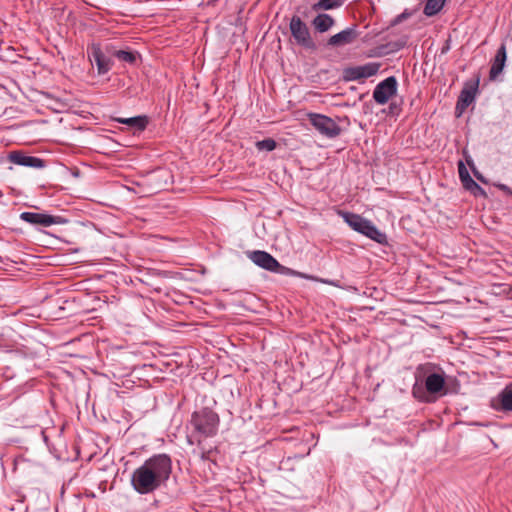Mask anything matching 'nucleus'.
I'll use <instances>...</instances> for the list:
<instances>
[{
    "label": "nucleus",
    "instance_id": "f257e3e1",
    "mask_svg": "<svg viewBox=\"0 0 512 512\" xmlns=\"http://www.w3.org/2000/svg\"><path fill=\"white\" fill-rule=\"evenodd\" d=\"M172 474V459L168 454H154L131 474V486L141 495L151 494L165 486Z\"/></svg>",
    "mask_w": 512,
    "mask_h": 512
},
{
    "label": "nucleus",
    "instance_id": "f03ea898",
    "mask_svg": "<svg viewBox=\"0 0 512 512\" xmlns=\"http://www.w3.org/2000/svg\"><path fill=\"white\" fill-rule=\"evenodd\" d=\"M189 424L193 428V432L199 436L197 444L200 445L201 438H211L217 435L220 417L211 408L203 407L192 413Z\"/></svg>",
    "mask_w": 512,
    "mask_h": 512
},
{
    "label": "nucleus",
    "instance_id": "7ed1b4c3",
    "mask_svg": "<svg viewBox=\"0 0 512 512\" xmlns=\"http://www.w3.org/2000/svg\"><path fill=\"white\" fill-rule=\"evenodd\" d=\"M445 389V379L441 374L432 373L425 379L424 386L415 383L412 387V395L414 398L421 402H430L428 394H440Z\"/></svg>",
    "mask_w": 512,
    "mask_h": 512
},
{
    "label": "nucleus",
    "instance_id": "20e7f679",
    "mask_svg": "<svg viewBox=\"0 0 512 512\" xmlns=\"http://www.w3.org/2000/svg\"><path fill=\"white\" fill-rule=\"evenodd\" d=\"M250 260L255 263L257 266L275 273L280 274H296L295 271L291 270L290 268H287L283 265H281L276 258H274L271 254H269L266 251L256 250L249 254ZM297 275L302 276L300 273H297Z\"/></svg>",
    "mask_w": 512,
    "mask_h": 512
},
{
    "label": "nucleus",
    "instance_id": "39448f33",
    "mask_svg": "<svg viewBox=\"0 0 512 512\" xmlns=\"http://www.w3.org/2000/svg\"><path fill=\"white\" fill-rule=\"evenodd\" d=\"M307 117L320 134L328 138H335L341 134V127L332 118L317 113H308Z\"/></svg>",
    "mask_w": 512,
    "mask_h": 512
},
{
    "label": "nucleus",
    "instance_id": "423d86ee",
    "mask_svg": "<svg viewBox=\"0 0 512 512\" xmlns=\"http://www.w3.org/2000/svg\"><path fill=\"white\" fill-rule=\"evenodd\" d=\"M289 29L291 35L295 42L308 49L315 48V43L313 42L309 28L305 22L301 20V18L297 15H294L289 23Z\"/></svg>",
    "mask_w": 512,
    "mask_h": 512
},
{
    "label": "nucleus",
    "instance_id": "0eeeda50",
    "mask_svg": "<svg viewBox=\"0 0 512 512\" xmlns=\"http://www.w3.org/2000/svg\"><path fill=\"white\" fill-rule=\"evenodd\" d=\"M397 79L394 76L387 77L376 85L373 91V99L379 105L386 104L397 93Z\"/></svg>",
    "mask_w": 512,
    "mask_h": 512
},
{
    "label": "nucleus",
    "instance_id": "6e6552de",
    "mask_svg": "<svg viewBox=\"0 0 512 512\" xmlns=\"http://www.w3.org/2000/svg\"><path fill=\"white\" fill-rule=\"evenodd\" d=\"M381 67L380 63L370 62L360 66L348 67L343 71L346 81H357L376 75Z\"/></svg>",
    "mask_w": 512,
    "mask_h": 512
},
{
    "label": "nucleus",
    "instance_id": "1a4fd4ad",
    "mask_svg": "<svg viewBox=\"0 0 512 512\" xmlns=\"http://www.w3.org/2000/svg\"><path fill=\"white\" fill-rule=\"evenodd\" d=\"M20 219L29 224L43 227L66 223V219L61 216H53L46 213L37 212H22L20 214Z\"/></svg>",
    "mask_w": 512,
    "mask_h": 512
},
{
    "label": "nucleus",
    "instance_id": "9d476101",
    "mask_svg": "<svg viewBox=\"0 0 512 512\" xmlns=\"http://www.w3.org/2000/svg\"><path fill=\"white\" fill-rule=\"evenodd\" d=\"M88 57L92 63L96 64L99 75L106 74L112 67L110 58L103 53L99 44L93 43L88 48Z\"/></svg>",
    "mask_w": 512,
    "mask_h": 512
},
{
    "label": "nucleus",
    "instance_id": "9b49d317",
    "mask_svg": "<svg viewBox=\"0 0 512 512\" xmlns=\"http://www.w3.org/2000/svg\"><path fill=\"white\" fill-rule=\"evenodd\" d=\"M478 85L479 80L477 79L474 83L467 84L462 89L455 107L457 116H460L467 109V107L475 100Z\"/></svg>",
    "mask_w": 512,
    "mask_h": 512
},
{
    "label": "nucleus",
    "instance_id": "f8f14e48",
    "mask_svg": "<svg viewBox=\"0 0 512 512\" xmlns=\"http://www.w3.org/2000/svg\"><path fill=\"white\" fill-rule=\"evenodd\" d=\"M359 37L356 26L348 27L328 39L327 45L330 47H342L352 44Z\"/></svg>",
    "mask_w": 512,
    "mask_h": 512
},
{
    "label": "nucleus",
    "instance_id": "ddd939ff",
    "mask_svg": "<svg viewBox=\"0 0 512 512\" xmlns=\"http://www.w3.org/2000/svg\"><path fill=\"white\" fill-rule=\"evenodd\" d=\"M8 159L14 164L26 167L43 168L45 166L44 161L41 158L28 156L17 151L11 152Z\"/></svg>",
    "mask_w": 512,
    "mask_h": 512
},
{
    "label": "nucleus",
    "instance_id": "4468645a",
    "mask_svg": "<svg viewBox=\"0 0 512 512\" xmlns=\"http://www.w3.org/2000/svg\"><path fill=\"white\" fill-rule=\"evenodd\" d=\"M506 58H507L506 45L503 43L498 48L496 55L491 64V68H490V72H489V78L491 80H495L498 77V75L501 74V72L503 71V68L505 66Z\"/></svg>",
    "mask_w": 512,
    "mask_h": 512
},
{
    "label": "nucleus",
    "instance_id": "2eb2a0df",
    "mask_svg": "<svg viewBox=\"0 0 512 512\" xmlns=\"http://www.w3.org/2000/svg\"><path fill=\"white\" fill-rule=\"evenodd\" d=\"M358 233L363 234L364 236L370 238L371 240L379 243L386 244L387 236L385 233L380 231L370 220L366 219L363 225L360 228Z\"/></svg>",
    "mask_w": 512,
    "mask_h": 512
},
{
    "label": "nucleus",
    "instance_id": "dca6fc26",
    "mask_svg": "<svg viewBox=\"0 0 512 512\" xmlns=\"http://www.w3.org/2000/svg\"><path fill=\"white\" fill-rule=\"evenodd\" d=\"M116 122L125 124L129 126L131 129H133L135 132H142L144 131L148 124H149V117L146 115H139L135 117L130 118H115Z\"/></svg>",
    "mask_w": 512,
    "mask_h": 512
},
{
    "label": "nucleus",
    "instance_id": "f3484780",
    "mask_svg": "<svg viewBox=\"0 0 512 512\" xmlns=\"http://www.w3.org/2000/svg\"><path fill=\"white\" fill-rule=\"evenodd\" d=\"M497 400L499 409L505 412H512V382L507 384L498 394Z\"/></svg>",
    "mask_w": 512,
    "mask_h": 512
},
{
    "label": "nucleus",
    "instance_id": "a211bd4d",
    "mask_svg": "<svg viewBox=\"0 0 512 512\" xmlns=\"http://www.w3.org/2000/svg\"><path fill=\"white\" fill-rule=\"evenodd\" d=\"M334 23V19L329 14L325 13L318 14L312 22L314 28L320 33L328 31Z\"/></svg>",
    "mask_w": 512,
    "mask_h": 512
},
{
    "label": "nucleus",
    "instance_id": "6ab92c4d",
    "mask_svg": "<svg viewBox=\"0 0 512 512\" xmlns=\"http://www.w3.org/2000/svg\"><path fill=\"white\" fill-rule=\"evenodd\" d=\"M340 214L344 221L356 232L360 231L361 226L366 220L361 215L352 212H341Z\"/></svg>",
    "mask_w": 512,
    "mask_h": 512
},
{
    "label": "nucleus",
    "instance_id": "aec40b11",
    "mask_svg": "<svg viewBox=\"0 0 512 512\" xmlns=\"http://www.w3.org/2000/svg\"><path fill=\"white\" fill-rule=\"evenodd\" d=\"M110 53L118 60L128 64H135L139 56L137 52L130 50H114Z\"/></svg>",
    "mask_w": 512,
    "mask_h": 512
},
{
    "label": "nucleus",
    "instance_id": "412c9836",
    "mask_svg": "<svg viewBox=\"0 0 512 512\" xmlns=\"http://www.w3.org/2000/svg\"><path fill=\"white\" fill-rule=\"evenodd\" d=\"M345 0H319L315 4H313L312 9L314 11L320 10H331L338 7H341L344 4Z\"/></svg>",
    "mask_w": 512,
    "mask_h": 512
},
{
    "label": "nucleus",
    "instance_id": "4be33fe9",
    "mask_svg": "<svg viewBox=\"0 0 512 512\" xmlns=\"http://www.w3.org/2000/svg\"><path fill=\"white\" fill-rule=\"evenodd\" d=\"M446 0H427L424 7V14L428 17L434 16L441 11Z\"/></svg>",
    "mask_w": 512,
    "mask_h": 512
},
{
    "label": "nucleus",
    "instance_id": "5701e85b",
    "mask_svg": "<svg viewBox=\"0 0 512 512\" xmlns=\"http://www.w3.org/2000/svg\"><path fill=\"white\" fill-rule=\"evenodd\" d=\"M463 187L470 191L474 196H486L485 190L476 183L472 177L468 179V181H465L463 184Z\"/></svg>",
    "mask_w": 512,
    "mask_h": 512
},
{
    "label": "nucleus",
    "instance_id": "b1692460",
    "mask_svg": "<svg viewBox=\"0 0 512 512\" xmlns=\"http://www.w3.org/2000/svg\"><path fill=\"white\" fill-rule=\"evenodd\" d=\"M258 151H273L277 147V143L272 138H266L255 143Z\"/></svg>",
    "mask_w": 512,
    "mask_h": 512
},
{
    "label": "nucleus",
    "instance_id": "393cba45",
    "mask_svg": "<svg viewBox=\"0 0 512 512\" xmlns=\"http://www.w3.org/2000/svg\"><path fill=\"white\" fill-rule=\"evenodd\" d=\"M458 174H459V178L462 182V184L465 182V181H468L469 178H471L465 164L463 163V161H459L458 162Z\"/></svg>",
    "mask_w": 512,
    "mask_h": 512
},
{
    "label": "nucleus",
    "instance_id": "a878e982",
    "mask_svg": "<svg viewBox=\"0 0 512 512\" xmlns=\"http://www.w3.org/2000/svg\"><path fill=\"white\" fill-rule=\"evenodd\" d=\"M412 13L410 11H408L407 9L404 10L401 14L397 15L392 21H391V25L392 26H395V25H398L400 24L401 22H403L404 20L408 19L409 17H411Z\"/></svg>",
    "mask_w": 512,
    "mask_h": 512
},
{
    "label": "nucleus",
    "instance_id": "bb28decb",
    "mask_svg": "<svg viewBox=\"0 0 512 512\" xmlns=\"http://www.w3.org/2000/svg\"><path fill=\"white\" fill-rule=\"evenodd\" d=\"M389 110H390V113H392V114H398L400 111L399 107L395 103H391L389 105Z\"/></svg>",
    "mask_w": 512,
    "mask_h": 512
},
{
    "label": "nucleus",
    "instance_id": "cd10ccee",
    "mask_svg": "<svg viewBox=\"0 0 512 512\" xmlns=\"http://www.w3.org/2000/svg\"><path fill=\"white\" fill-rule=\"evenodd\" d=\"M497 187H498L500 190H502V191H504L505 193H507V194H512L511 189H510L507 185H505V184H498V185H497Z\"/></svg>",
    "mask_w": 512,
    "mask_h": 512
},
{
    "label": "nucleus",
    "instance_id": "c85d7f7f",
    "mask_svg": "<svg viewBox=\"0 0 512 512\" xmlns=\"http://www.w3.org/2000/svg\"><path fill=\"white\" fill-rule=\"evenodd\" d=\"M187 442H188L189 444H191V445H192V444H194V441H193V435H191V436H187Z\"/></svg>",
    "mask_w": 512,
    "mask_h": 512
},
{
    "label": "nucleus",
    "instance_id": "c756f323",
    "mask_svg": "<svg viewBox=\"0 0 512 512\" xmlns=\"http://www.w3.org/2000/svg\"><path fill=\"white\" fill-rule=\"evenodd\" d=\"M474 174L479 180L483 181L482 176L478 172L474 171Z\"/></svg>",
    "mask_w": 512,
    "mask_h": 512
},
{
    "label": "nucleus",
    "instance_id": "7c9ffc66",
    "mask_svg": "<svg viewBox=\"0 0 512 512\" xmlns=\"http://www.w3.org/2000/svg\"><path fill=\"white\" fill-rule=\"evenodd\" d=\"M201 458H202L203 460H207V459H208V455H207V453H206V452H203V453H202V455H201Z\"/></svg>",
    "mask_w": 512,
    "mask_h": 512
}]
</instances>
